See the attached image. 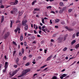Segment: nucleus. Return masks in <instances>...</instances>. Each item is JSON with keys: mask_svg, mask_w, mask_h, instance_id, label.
<instances>
[{"mask_svg": "<svg viewBox=\"0 0 79 79\" xmlns=\"http://www.w3.org/2000/svg\"><path fill=\"white\" fill-rule=\"evenodd\" d=\"M47 49H45L44 50V53H47Z\"/></svg>", "mask_w": 79, "mask_h": 79, "instance_id": "nucleus-48", "label": "nucleus"}, {"mask_svg": "<svg viewBox=\"0 0 79 79\" xmlns=\"http://www.w3.org/2000/svg\"><path fill=\"white\" fill-rule=\"evenodd\" d=\"M42 23H43V24L45 23V22H44V19H43L42 20Z\"/></svg>", "mask_w": 79, "mask_h": 79, "instance_id": "nucleus-38", "label": "nucleus"}, {"mask_svg": "<svg viewBox=\"0 0 79 79\" xmlns=\"http://www.w3.org/2000/svg\"><path fill=\"white\" fill-rule=\"evenodd\" d=\"M13 43L15 45H17V44L16 43H15V41H13Z\"/></svg>", "mask_w": 79, "mask_h": 79, "instance_id": "nucleus-44", "label": "nucleus"}, {"mask_svg": "<svg viewBox=\"0 0 79 79\" xmlns=\"http://www.w3.org/2000/svg\"><path fill=\"white\" fill-rule=\"evenodd\" d=\"M20 21L19 20H18L16 21V23H20Z\"/></svg>", "mask_w": 79, "mask_h": 79, "instance_id": "nucleus-43", "label": "nucleus"}, {"mask_svg": "<svg viewBox=\"0 0 79 79\" xmlns=\"http://www.w3.org/2000/svg\"><path fill=\"white\" fill-rule=\"evenodd\" d=\"M62 9L64 11V10H66V7H63Z\"/></svg>", "mask_w": 79, "mask_h": 79, "instance_id": "nucleus-24", "label": "nucleus"}, {"mask_svg": "<svg viewBox=\"0 0 79 79\" xmlns=\"http://www.w3.org/2000/svg\"><path fill=\"white\" fill-rule=\"evenodd\" d=\"M73 10L71 9H69L68 10V11L69 13H70V12H71L72 11V10Z\"/></svg>", "mask_w": 79, "mask_h": 79, "instance_id": "nucleus-28", "label": "nucleus"}, {"mask_svg": "<svg viewBox=\"0 0 79 79\" xmlns=\"http://www.w3.org/2000/svg\"><path fill=\"white\" fill-rule=\"evenodd\" d=\"M50 59H51V58L50 57H48V58L47 59V60L48 61H49V60H50Z\"/></svg>", "mask_w": 79, "mask_h": 79, "instance_id": "nucleus-40", "label": "nucleus"}, {"mask_svg": "<svg viewBox=\"0 0 79 79\" xmlns=\"http://www.w3.org/2000/svg\"><path fill=\"white\" fill-rule=\"evenodd\" d=\"M19 56H22V53H21L20 52L19 53Z\"/></svg>", "mask_w": 79, "mask_h": 79, "instance_id": "nucleus-63", "label": "nucleus"}, {"mask_svg": "<svg viewBox=\"0 0 79 79\" xmlns=\"http://www.w3.org/2000/svg\"><path fill=\"white\" fill-rule=\"evenodd\" d=\"M39 33L40 34H41V33H42V31H41V30H40L39 31Z\"/></svg>", "mask_w": 79, "mask_h": 79, "instance_id": "nucleus-58", "label": "nucleus"}, {"mask_svg": "<svg viewBox=\"0 0 79 79\" xmlns=\"http://www.w3.org/2000/svg\"><path fill=\"white\" fill-rule=\"evenodd\" d=\"M34 11H40V9H39L37 8H35L34 9Z\"/></svg>", "mask_w": 79, "mask_h": 79, "instance_id": "nucleus-15", "label": "nucleus"}, {"mask_svg": "<svg viewBox=\"0 0 79 79\" xmlns=\"http://www.w3.org/2000/svg\"><path fill=\"white\" fill-rule=\"evenodd\" d=\"M61 24H64V22H61Z\"/></svg>", "mask_w": 79, "mask_h": 79, "instance_id": "nucleus-60", "label": "nucleus"}, {"mask_svg": "<svg viewBox=\"0 0 79 79\" xmlns=\"http://www.w3.org/2000/svg\"><path fill=\"white\" fill-rule=\"evenodd\" d=\"M34 34H37V32H36V31H35V30H34Z\"/></svg>", "mask_w": 79, "mask_h": 79, "instance_id": "nucleus-62", "label": "nucleus"}, {"mask_svg": "<svg viewBox=\"0 0 79 79\" xmlns=\"http://www.w3.org/2000/svg\"><path fill=\"white\" fill-rule=\"evenodd\" d=\"M8 62H6L5 65V69L3 70V73H6V69L8 68Z\"/></svg>", "mask_w": 79, "mask_h": 79, "instance_id": "nucleus-2", "label": "nucleus"}, {"mask_svg": "<svg viewBox=\"0 0 79 79\" xmlns=\"http://www.w3.org/2000/svg\"><path fill=\"white\" fill-rule=\"evenodd\" d=\"M78 34H79V32H77L76 33V35L77 37H78V36H79V35Z\"/></svg>", "mask_w": 79, "mask_h": 79, "instance_id": "nucleus-37", "label": "nucleus"}, {"mask_svg": "<svg viewBox=\"0 0 79 79\" xmlns=\"http://www.w3.org/2000/svg\"><path fill=\"white\" fill-rule=\"evenodd\" d=\"M60 77V79H63V77L62 75Z\"/></svg>", "mask_w": 79, "mask_h": 79, "instance_id": "nucleus-55", "label": "nucleus"}, {"mask_svg": "<svg viewBox=\"0 0 79 79\" xmlns=\"http://www.w3.org/2000/svg\"><path fill=\"white\" fill-rule=\"evenodd\" d=\"M32 39L33 40H34V39H35V36H32Z\"/></svg>", "mask_w": 79, "mask_h": 79, "instance_id": "nucleus-54", "label": "nucleus"}, {"mask_svg": "<svg viewBox=\"0 0 79 79\" xmlns=\"http://www.w3.org/2000/svg\"><path fill=\"white\" fill-rule=\"evenodd\" d=\"M27 28H28V25H26L24 27L25 30V31H27Z\"/></svg>", "mask_w": 79, "mask_h": 79, "instance_id": "nucleus-11", "label": "nucleus"}, {"mask_svg": "<svg viewBox=\"0 0 79 79\" xmlns=\"http://www.w3.org/2000/svg\"><path fill=\"white\" fill-rule=\"evenodd\" d=\"M76 36V34H74L72 36V38L74 39L75 36Z\"/></svg>", "mask_w": 79, "mask_h": 79, "instance_id": "nucleus-23", "label": "nucleus"}, {"mask_svg": "<svg viewBox=\"0 0 79 79\" xmlns=\"http://www.w3.org/2000/svg\"><path fill=\"white\" fill-rule=\"evenodd\" d=\"M41 44H44V41H42L40 42Z\"/></svg>", "mask_w": 79, "mask_h": 79, "instance_id": "nucleus-50", "label": "nucleus"}, {"mask_svg": "<svg viewBox=\"0 0 79 79\" xmlns=\"http://www.w3.org/2000/svg\"><path fill=\"white\" fill-rule=\"evenodd\" d=\"M23 44L24 46H26V45H27V43H26V42H24L23 43Z\"/></svg>", "mask_w": 79, "mask_h": 79, "instance_id": "nucleus-35", "label": "nucleus"}, {"mask_svg": "<svg viewBox=\"0 0 79 79\" xmlns=\"http://www.w3.org/2000/svg\"><path fill=\"white\" fill-rule=\"evenodd\" d=\"M45 31H47V32H50V31H49L48 30H47V29H45Z\"/></svg>", "mask_w": 79, "mask_h": 79, "instance_id": "nucleus-32", "label": "nucleus"}, {"mask_svg": "<svg viewBox=\"0 0 79 79\" xmlns=\"http://www.w3.org/2000/svg\"><path fill=\"white\" fill-rule=\"evenodd\" d=\"M37 29H38V27H37V26L36 25V28H35V29L36 30H37Z\"/></svg>", "mask_w": 79, "mask_h": 79, "instance_id": "nucleus-57", "label": "nucleus"}, {"mask_svg": "<svg viewBox=\"0 0 79 79\" xmlns=\"http://www.w3.org/2000/svg\"><path fill=\"white\" fill-rule=\"evenodd\" d=\"M14 68H17V67H18V66H17V65H16V64H15L14 65Z\"/></svg>", "mask_w": 79, "mask_h": 79, "instance_id": "nucleus-42", "label": "nucleus"}, {"mask_svg": "<svg viewBox=\"0 0 79 79\" xmlns=\"http://www.w3.org/2000/svg\"><path fill=\"white\" fill-rule=\"evenodd\" d=\"M59 5L60 6H63L64 5V4L63 2H60L59 3Z\"/></svg>", "mask_w": 79, "mask_h": 79, "instance_id": "nucleus-16", "label": "nucleus"}, {"mask_svg": "<svg viewBox=\"0 0 79 79\" xmlns=\"http://www.w3.org/2000/svg\"><path fill=\"white\" fill-rule=\"evenodd\" d=\"M3 21H4V19H2L1 21V23H3Z\"/></svg>", "mask_w": 79, "mask_h": 79, "instance_id": "nucleus-36", "label": "nucleus"}, {"mask_svg": "<svg viewBox=\"0 0 79 79\" xmlns=\"http://www.w3.org/2000/svg\"><path fill=\"white\" fill-rule=\"evenodd\" d=\"M39 28L40 30H42V28H41V26H40L39 27Z\"/></svg>", "mask_w": 79, "mask_h": 79, "instance_id": "nucleus-49", "label": "nucleus"}, {"mask_svg": "<svg viewBox=\"0 0 79 79\" xmlns=\"http://www.w3.org/2000/svg\"><path fill=\"white\" fill-rule=\"evenodd\" d=\"M76 63V61H75L70 66H72V65H73V64H74L75 63Z\"/></svg>", "mask_w": 79, "mask_h": 79, "instance_id": "nucleus-33", "label": "nucleus"}, {"mask_svg": "<svg viewBox=\"0 0 79 79\" xmlns=\"http://www.w3.org/2000/svg\"><path fill=\"white\" fill-rule=\"evenodd\" d=\"M1 8H4V6L3 5H1L0 6Z\"/></svg>", "mask_w": 79, "mask_h": 79, "instance_id": "nucleus-45", "label": "nucleus"}, {"mask_svg": "<svg viewBox=\"0 0 79 79\" xmlns=\"http://www.w3.org/2000/svg\"><path fill=\"white\" fill-rule=\"evenodd\" d=\"M69 77V76H67L65 78V79H67V78H68Z\"/></svg>", "mask_w": 79, "mask_h": 79, "instance_id": "nucleus-56", "label": "nucleus"}, {"mask_svg": "<svg viewBox=\"0 0 79 79\" xmlns=\"http://www.w3.org/2000/svg\"><path fill=\"white\" fill-rule=\"evenodd\" d=\"M9 35H10V33H9V32H7V33L4 36V39H6V38H7Z\"/></svg>", "mask_w": 79, "mask_h": 79, "instance_id": "nucleus-5", "label": "nucleus"}, {"mask_svg": "<svg viewBox=\"0 0 79 79\" xmlns=\"http://www.w3.org/2000/svg\"><path fill=\"white\" fill-rule=\"evenodd\" d=\"M56 35V34H54L52 35V37H55Z\"/></svg>", "mask_w": 79, "mask_h": 79, "instance_id": "nucleus-41", "label": "nucleus"}, {"mask_svg": "<svg viewBox=\"0 0 79 79\" xmlns=\"http://www.w3.org/2000/svg\"><path fill=\"white\" fill-rule=\"evenodd\" d=\"M17 31H20L21 29H20V28L19 27H17Z\"/></svg>", "mask_w": 79, "mask_h": 79, "instance_id": "nucleus-31", "label": "nucleus"}, {"mask_svg": "<svg viewBox=\"0 0 79 79\" xmlns=\"http://www.w3.org/2000/svg\"><path fill=\"white\" fill-rule=\"evenodd\" d=\"M18 1L17 0H15V2H10V5H17L18 4Z\"/></svg>", "mask_w": 79, "mask_h": 79, "instance_id": "nucleus-3", "label": "nucleus"}, {"mask_svg": "<svg viewBox=\"0 0 79 79\" xmlns=\"http://www.w3.org/2000/svg\"><path fill=\"white\" fill-rule=\"evenodd\" d=\"M79 47V44H77L76 46H75V48H76V49H77Z\"/></svg>", "mask_w": 79, "mask_h": 79, "instance_id": "nucleus-12", "label": "nucleus"}, {"mask_svg": "<svg viewBox=\"0 0 79 79\" xmlns=\"http://www.w3.org/2000/svg\"><path fill=\"white\" fill-rule=\"evenodd\" d=\"M76 40H74L71 43V45H73V44H75V43H76Z\"/></svg>", "mask_w": 79, "mask_h": 79, "instance_id": "nucleus-10", "label": "nucleus"}, {"mask_svg": "<svg viewBox=\"0 0 79 79\" xmlns=\"http://www.w3.org/2000/svg\"><path fill=\"white\" fill-rule=\"evenodd\" d=\"M52 79H57V77L54 76L52 77Z\"/></svg>", "mask_w": 79, "mask_h": 79, "instance_id": "nucleus-17", "label": "nucleus"}, {"mask_svg": "<svg viewBox=\"0 0 79 79\" xmlns=\"http://www.w3.org/2000/svg\"><path fill=\"white\" fill-rule=\"evenodd\" d=\"M30 64V63L29 62H28L25 64V66H28Z\"/></svg>", "mask_w": 79, "mask_h": 79, "instance_id": "nucleus-25", "label": "nucleus"}, {"mask_svg": "<svg viewBox=\"0 0 79 79\" xmlns=\"http://www.w3.org/2000/svg\"><path fill=\"white\" fill-rule=\"evenodd\" d=\"M22 54H24V49L22 48Z\"/></svg>", "mask_w": 79, "mask_h": 79, "instance_id": "nucleus-27", "label": "nucleus"}, {"mask_svg": "<svg viewBox=\"0 0 79 79\" xmlns=\"http://www.w3.org/2000/svg\"><path fill=\"white\" fill-rule=\"evenodd\" d=\"M31 71V69H26L23 70L22 72V74L20 76V77H23L24 76H25L26 73H27Z\"/></svg>", "mask_w": 79, "mask_h": 79, "instance_id": "nucleus-1", "label": "nucleus"}, {"mask_svg": "<svg viewBox=\"0 0 79 79\" xmlns=\"http://www.w3.org/2000/svg\"><path fill=\"white\" fill-rule=\"evenodd\" d=\"M62 76H63V77H66V76H67V75L65 74H64L62 75Z\"/></svg>", "mask_w": 79, "mask_h": 79, "instance_id": "nucleus-26", "label": "nucleus"}, {"mask_svg": "<svg viewBox=\"0 0 79 79\" xmlns=\"http://www.w3.org/2000/svg\"><path fill=\"white\" fill-rule=\"evenodd\" d=\"M67 49H68V48L66 47H65L63 49V51L64 52V51H66Z\"/></svg>", "mask_w": 79, "mask_h": 79, "instance_id": "nucleus-21", "label": "nucleus"}, {"mask_svg": "<svg viewBox=\"0 0 79 79\" xmlns=\"http://www.w3.org/2000/svg\"><path fill=\"white\" fill-rule=\"evenodd\" d=\"M26 59H27V57L26 56H24V57H23V59L24 60H26Z\"/></svg>", "mask_w": 79, "mask_h": 79, "instance_id": "nucleus-29", "label": "nucleus"}, {"mask_svg": "<svg viewBox=\"0 0 79 79\" xmlns=\"http://www.w3.org/2000/svg\"><path fill=\"white\" fill-rule=\"evenodd\" d=\"M23 13H24V11H22L20 12L19 15V16H22Z\"/></svg>", "mask_w": 79, "mask_h": 79, "instance_id": "nucleus-7", "label": "nucleus"}, {"mask_svg": "<svg viewBox=\"0 0 79 79\" xmlns=\"http://www.w3.org/2000/svg\"><path fill=\"white\" fill-rule=\"evenodd\" d=\"M47 66V64L44 65L43 66H42L40 68V69H42V68H45V67H46Z\"/></svg>", "mask_w": 79, "mask_h": 79, "instance_id": "nucleus-13", "label": "nucleus"}, {"mask_svg": "<svg viewBox=\"0 0 79 79\" xmlns=\"http://www.w3.org/2000/svg\"><path fill=\"white\" fill-rule=\"evenodd\" d=\"M23 36L21 35L20 36V41H23Z\"/></svg>", "mask_w": 79, "mask_h": 79, "instance_id": "nucleus-14", "label": "nucleus"}, {"mask_svg": "<svg viewBox=\"0 0 79 79\" xmlns=\"http://www.w3.org/2000/svg\"><path fill=\"white\" fill-rule=\"evenodd\" d=\"M15 75V73L14 72L13 73H11V72L9 73V75L10 77H12Z\"/></svg>", "mask_w": 79, "mask_h": 79, "instance_id": "nucleus-6", "label": "nucleus"}, {"mask_svg": "<svg viewBox=\"0 0 79 79\" xmlns=\"http://www.w3.org/2000/svg\"><path fill=\"white\" fill-rule=\"evenodd\" d=\"M47 9H50L52 8V6H48L47 7Z\"/></svg>", "mask_w": 79, "mask_h": 79, "instance_id": "nucleus-22", "label": "nucleus"}, {"mask_svg": "<svg viewBox=\"0 0 79 79\" xmlns=\"http://www.w3.org/2000/svg\"><path fill=\"white\" fill-rule=\"evenodd\" d=\"M32 44H36V42L35 41H33L32 43Z\"/></svg>", "mask_w": 79, "mask_h": 79, "instance_id": "nucleus-47", "label": "nucleus"}, {"mask_svg": "<svg viewBox=\"0 0 79 79\" xmlns=\"http://www.w3.org/2000/svg\"><path fill=\"white\" fill-rule=\"evenodd\" d=\"M65 28L66 29H67V30H69V28H68V27H65Z\"/></svg>", "mask_w": 79, "mask_h": 79, "instance_id": "nucleus-53", "label": "nucleus"}, {"mask_svg": "<svg viewBox=\"0 0 79 79\" xmlns=\"http://www.w3.org/2000/svg\"><path fill=\"white\" fill-rule=\"evenodd\" d=\"M24 22H24V21H22V26H24Z\"/></svg>", "mask_w": 79, "mask_h": 79, "instance_id": "nucleus-39", "label": "nucleus"}, {"mask_svg": "<svg viewBox=\"0 0 79 79\" xmlns=\"http://www.w3.org/2000/svg\"><path fill=\"white\" fill-rule=\"evenodd\" d=\"M10 13H11V14H13V13H14L13 11V10L11 11Z\"/></svg>", "mask_w": 79, "mask_h": 79, "instance_id": "nucleus-61", "label": "nucleus"}, {"mask_svg": "<svg viewBox=\"0 0 79 79\" xmlns=\"http://www.w3.org/2000/svg\"><path fill=\"white\" fill-rule=\"evenodd\" d=\"M16 51H14L13 52V56H15V53H16Z\"/></svg>", "mask_w": 79, "mask_h": 79, "instance_id": "nucleus-34", "label": "nucleus"}, {"mask_svg": "<svg viewBox=\"0 0 79 79\" xmlns=\"http://www.w3.org/2000/svg\"><path fill=\"white\" fill-rule=\"evenodd\" d=\"M26 24V23H25V22H24V23L23 24V26H26V25H27V24Z\"/></svg>", "mask_w": 79, "mask_h": 79, "instance_id": "nucleus-46", "label": "nucleus"}, {"mask_svg": "<svg viewBox=\"0 0 79 79\" xmlns=\"http://www.w3.org/2000/svg\"><path fill=\"white\" fill-rule=\"evenodd\" d=\"M50 24H52V20H50Z\"/></svg>", "mask_w": 79, "mask_h": 79, "instance_id": "nucleus-59", "label": "nucleus"}, {"mask_svg": "<svg viewBox=\"0 0 79 79\" xmlns=\"http://www.w3.org/2000/svg\"><path fill=\"white\" fill-rule=\"evenodd\" d=\"M60 21V20L59 19H57L56 20H55V23H58Z\"/></svg>", "mask_w": 79, "mask_h": 79, "instance_id": "nucleus-18", "label": "nucleus"}, {"mask_svg": "<svg viewBox=\"0 0 79 79\" xmlns=\"http://www.w3.org/2000/svg\"><path fill=\"white\" fill-rule=\"evenodd\" d=\"M13 11L14 13H16V12H17L18 10H17V8H14Z\"/></svg>", "mask_w": 79, "mask_h": 79, "instance_id": "nucleus-9", "label": "nucleus"}, {"mask_svg": "<svg viewBox=\"0 0 79 79\" xmlns=\"http://www.w3.org/2000/svg\"><path fill=\"white\" fill-rule=\"evenodd\" d=\"M41 56H39L38 58V59H41Z\"/></svg>", "mask_w": 79, "mask_h": 79, "instance_id": "nucleus-64", "label": "nucleus"}, {"mask_svg": "<svg viewBox=\"0 0 79 79\" xmlns=\"http://www.w3.org/2000/svg\"><path fill=\"white\" fill-rule=\"evenodd\" d=\"M18 61H19V58H17L16 60V63H17V65H19V63H18Z\"/></svg>", "mask_w": 79, "mask_h": 79, "instance_id": "nucleus-8", "label": "nucleus"}, {"mask_svg": "<svg viewBox=\"0 0 79 79\" xmlns=\"http://www.w3.org/2000/svg\"><path fill=\"white\" fill-rule=\"evenodd\" d=\"M13 25V22H12V21H11V23L10 24V27L11 28L12 27V26Z\"/></svg>", "mask_w": 79, "mask_h": 79, "instance_id": "nucleus-19", "label": "nucleus"}, {"mask_svg": "<svg viewBox=\"0 0 79 79\" xmlns=\"http://www.w3.org/2000/svg\"><path fill=\"white\" fill-rule=\"evenodd\" d=\"M63 10L62 9L60 10L59 11V13H60V14H61V13H63Z\"/></svg>", "mask_w": 79, "mask_h": 79, "instance_id": "nucleus-20", "label": "nucleus"}, {"mask_svg": "<svg viewBox=\"0 0 79 79\" xmlns=\"http://www.w3.org/2000/svg\"><path fill=\"white\" fill-rule=\"evenodd\" d=\"M47 69H48V67H47L46 68H45L44 70V71H46Z\"/></svg>", "mask_w": 79, "mask_h": 79, "instance_id": "nucleus-51", "label": "nucleus"}, {"mask_svg": "<svg viewBox=\"0 0 79 79\" xmlns=\"http://www.w3.org/2000/svg\"><path fill=\"white\" fill-rule=\"evenodd\" d=\"M42 31H44V32L47 33V32L45 31V29L42 28Z\"/></svg>", "mask_w": 79, "mask_h": 79, "instance_id": "nucleus-30", "label": "nucleus"}, {"mask_svg": "<svg viewBox=\"0 0 79 79\" xmlns=\"http://www.w3.org/2000/svg\"><path fill=\"white\" fill-rule=\"evenodd\" d=\"M58 41L59 43H60L62 40H63V38L61 37H59L58 38Z\"/></svg>", "mask_w": 79, "mask_h": 79, "instance_id": "nucleus-4", "label": "nucleus"}, {"mask_svg": "<svg viewBox=\"0 0 79 79\" xmlns=\"http://www.w3.org/2000/svg\"><path fill=\"white\" fill-rule=\"evenodd\" d=\"M18 71H19V69H17V70H16L15 71V73H17V72H18Z\"/></svg>", "mask_w": 79, "mask_h": 79, "instance_id": "nucleus-52", "label": "nucleus"}]
</instances>
